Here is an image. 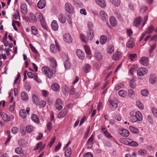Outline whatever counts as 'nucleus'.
<instances>
[{
	"instance_id": "f257e3e1",
	"label": "nucleus",
	"mask_w": 157,
	"mask_h": 157,
	"mask_svg": "<svg viewBox=\"0 0 157 157\" xmlns=\"http://www.w3.org/2000/svg\"><path fill=\"white\" fill-rule=\"evenodd\" d=\"M131 117L130 120L131 122H135L137 121H140L142 120L143 117L142 113L139 111H132L130 113Z\"/></svg>"
},
{
	"instance_id": "f03ea898",
	"label": "nucleus",
	"mask_w": 157,
	"mask_h": 157,
	"mask_svg": "<svg viewBox=\"0 0 157 157\" xmlns=\"http://www.w3.org/2000/svg\"><path fill=\"white\" fill-rule=\"evenodd\" d=\"M43 73L45 74L49 78H51L54 74L56 72V69L55 68H52L50 69L49 67L44 66L41 69Z\"/></svg>"
},
{
	"instance_id": "7ed1b4c3",
	"label": "nucleus",
	"mask_w": 157,
	"mask_h": 157,
	"mask_svg": "<svg viewBox=\"0 0 157 157\" xmlns=\"http://www.w3.org/2000/svg\"><path fill=\"white\" fill-rule=\"evenodd\" d=\"M55 44H52L50 46L51 52L53 53H56L57 51H60V48L56 40H55Z\"/></svg>"
},
{
	"instance_id": "20e7f679",
	"label": "nucleus",
	"mask_w": 157,
	"mask_h": 157,
	"mask_svg": "<svg viewBox=\"0 0 157 157\" xmlns=\"http://www.w3.org/2000/svg\"><path fill=\"white\" fill-rule=\"evenodd\" d=\"M148 72L147 69L145 67H140L137 70V74L138 77L140 78L146 74Z\"/></svg>"
},
{
	"instance_id": "39448f33",
	"label": "nucleus",
	"mask_w": 157,
	"mask_h": 157,
	"mask_svg": "<svg viewBox=\"0 0 157 157\" xmlns=\"http://www.w3.org/2000/svg\"><path fill=\"white\" fill-rule=\"evenodd\" d=\"M63 104L62 100L60 98L56 99L55 102L56 108L58 110H60L63 108Z\"/></svg>"
},
{
	"instance_id": "423d86ee",
	"label": "nucleus",
	"mask_w": 157,
	"mask_h": 157,
	"mask_svg": "<svg viewBox=\"0 0 157 157\" xmlns=\"http://www.w3.org/2000/svg\"><path fill=\"white\" fill-rule=\"evenodd\" d=\"M65 8L66 10L69 13H73L74 9L73 6L69 3H66L65 5Z\"/></svg>"
},
{
	"instance_id": "0eeeda50",
	"label": "nucleus",
	"mask_w": 157,
	"mask_h": 157,
	"mask_svg": "<svg viewBox=\"0 0 157 157\" xmlns=\"http://www.w3.org/2000/svg\"><path fill=\"white\" fill-rule=\"evenodd\" d=\"M118 131L119 133L122 136L127 137L129 135V132L126 129L121 128L119 129Z\"/></svg>"
},
{
	"instance_id": "6e6552de",
	"label": "nucleus",
	"mask_w": 157,
	"mask_h": 157,
	"mask_svg": "<svg viewBox=\"0 0 157 157\" xmlns=\"http://www.w3.org/2000/svg\"><path fill=\"white\" fill-rule=\"evenodd\" d=\"M140 63L144 66H147L148 64V59L147 57H143L139 60Z\"/></svg>"
},
{
	"instance_id": "1a4fd4ad",
	"label": "nucleus",
	"mask_w": 157,
	"mask_h": 157,
	"mask_svg": "<svg viewBox=\"0 0 157 157\" xmlns=\"http://www.w3.org/2000/svg\"><path fill=\"white\" fill-rule=\"evenodd\" d=\"M46 5V2L45 0H40L37 4V7L40 9L44 8Z\"/></svg>"
},
{
	"instance_id": "9d476101",
	"label": "nucleus",
	"mask_w": 157,
	"mask_h": 157,
	"mask_svg": "<svg viewBox=\"0 0 157 157\" xmlns=\"http://www.w3.org/2000/svg\"><path fill=\"white\" fill-rule=\"evenodd\" d=\"M156 77L155 74L151 73L149 78V81L150 83L153 84L156 81Z\"/></svg>"
},
{
	"instance_id": "9b49d317",
	"label": "nucleus",
	"mask_w": 157,
	"mask_h": 157,
	"mask_svg": "<svg viewBox=\"0 0 157 157\" xmlns=\"http://www.w3.org/2000/svg\"><path fill=\"white\" fill-rule=\"evenodd\" d=\"M121 57V53L119 51L115 52L112 56L113 59L115 61L118 60Z\"/></svg>"
},
{
	"instance_id": "f8f14e48",
	"label": "nucleus",
	"mask_w": 157,
	"mask_h": 157,
	"mask_svg": "<svg viewBox=\"0 0 157 157\" xmlns=\"http://www.w3.org/2000/svg\"><path fill=\"white\" fill-rule=\"evenodd\" d=\"M76 53L77 55L80 59H82L84 58V53L80 49H77L76 52Z\"/></svg>"
},
{
	"instance_id": "ddd939ff",
	"label": "nucleus",
	"mask_w": 157,
	"mask_h": 157,
	"mask_svg": "<svg viewBox=\"0 0 157 157\" xmlns=\"http://www.w3.org/2000/svg\"><path fill=\"white\" fill-rule=\"evenodd\" d=\"M142 20L141 18L140 17H136L134 20L133 23L134 25L136 27L140 26V25L141 22Z\"/></svg>"
},
{
	"instance_id": "4468645a",
	"label": "nucleus",
	"mask_w": 157,
	"mask_h": 157,
	"mask_svg": "<svg viewBox=\"0 0 157 157\" xmlns=\"http://www.w3.org/2000/svg\"><path fill=\"white\" fill-rule=\"evenodd\" d=\"M40 21V22L42 27L45 29H47V26L45 22V19L43 17V15L42 17H40L39 18Z\"/></svg>"
},
{
	"instance_id": "2eb2a0df",
	"label": "nucleus",
	"mask_w": 157,
	"mask_h": 157,
	"mask_svg": "<svg viewBox=\"0 0 157 157\" xmlns=\"http://www.w3.org/2000/svg\"><path fill=\"white\" fill-rule=\"evenodd\" d=\"M63 39L66 42L69 43L72 41L71 36L68 33H66L63 35Z\"/></svg>"
},
{
	"instance_id": "dca6fc26",
	"label": "nucleus",
	"mask_w": 157,
	"mask_h": 157,
	"mask_svg": "<svg viewBox=\"0 0 157 157\" xmlns=\"http://www.w3.org/2000/svg\"><path fill=\"white\" fill-rule=\"evenodd\" d=\"M126 45L127 47L128 48H133L135 45L133 39L132 38H130L127 42Z\"/></svg>"
},
{
	"instance_id": "f3484780",
	"label": "nucleus",
	"mask_w": 157,
	"mask_h": 157,
	"mask_svg": "<svg viewBox=\"0 0 157 157\" xmlns=\"http://www.w3.org/2000/svg\"><path fill=\"white\" fill-rule=\"evenodd\" d=\"M93 140V136L92 135L87 140L86 143V144L88 147V148H91L92 147V144Z\"/></svg>"
},
{
	"instance_id": "a211bd4d",
	"label": "nucleus",
	"mask_w": 157,
	"mask_h": 157,
	"mask_svg": "<svg viewBox=\"0 0 157 157\" xmlns=\"http://www.w3.org/2000/svg\"><path fill=\"white\" fill-rule=\"evenodd\" d=\"M51 87L53 90L56 92L58 91L60 88L59 85L56 83H53L51 85Z\"/></svg>"
},
{
	"instance_id": "6ab92c4d",
	"label": "nucleus",
	"mask_w": 157,
	"mask_h": 157,
	"mask_svg": "<svg viewBox=\"0 0 157 157\" xmlns=\"http://www.w3.org/2000/svg\"><path fill=\"white\" fill-rule=\"evenodd\" d=\"M100 15L101 19L103 21H105L108 19L107 13L104 11H101L100 12Z\"/></svg>"
},
{
	"instance_id": "aec40b11",
	"label": "nucleus",
	"mask_w": 157,
	"mask_h": 157,
	"mask_svg": "<svg viewBox=\"0 0 157 157\" xmlns=\"http://www.w3.org/2000/svg\"><path fill=\"white\" fill-rule=\"evenodd\" d=\"M87 36L89 39L91 40L94 36V31L93 29L89 30L87 33Z\"/></svg>"
},
{
	"instance_id": "412c9836",
	"label": "nucleus",
	"mask_w": 157,
	"mask_h": 157,
	"mask_svg": "<svg viewBox=\"0 0 157 157\" xmlns=\"http://www.w3.org/2000/svg\"><path fill=\"white\" fill-rule=\"evenodd\" d=\"M67 109L64 108L59 113L57 117L58 118H60L64 117L67 113Z\"/></svg>"
},
{
	"instance_id": "4be33fe9",
	"label": "nucleus",
	"mask_w": 157,
	"mask_h": 157,
	"mask_svg": "<svg viewBox=\"0 0 157 157\" xmlns=\"http://www.w3.org/2000/svg\"><path fill=\"white\" fill-rule=\"evenodd\" d=\"M51 26L52 29L53 30L55 31H56L58 30V25L56 20H53L52 24Z\"/></svg>"
},
{
	"instance_id": "5701e85b",
	"label": "nucleus",
	"mask_w": 157,
	"mask_h": 157,
	"mask_svg": "<svg viewBox=\"0 0 157 157\" xmlns=\"http://www.w3.org/2000/svg\"><path fill=\"white\" fill-rule=\"evenodd\" d=\"M59 20L62 23H64L66 22V17L62 13L60 14L58 17Z\"/></svg>"
},
{
	"instance_id": "b1692460",
	"label": "nucleus",
	"mask_w": 157,
	"mask_h": 157,
	"mask_svg": "<svg viewBox=\"0 0 157 157\" xmlns=\"http://www.w3.org/2000/svg\"><path fill=\"white\" fill-rule=\"evenodd\" d=\"M48 60L50 61L51 65L52 67V68H55L57 66V62L52 57H50L48 58Z\"/></svg>"
},
{
	"instance_id": "393cba45",
	"label": "nucleus",
	"mask_w": 157,
	"mask_h": 157,
	"mask_svg": "<svg viewBox=\"0 0 157 157\" xmlns=\"http://www.w3.org/2000/svg\"><path fill=\"white\" fill-rule=\"evenodd\" d=\"M32 101L34 104L36 105H38L39 102V99L37 96L35 94L32 96Z\"/></svg>"
},
{
	"instance_id": "a878e982",
	"label": "nucleus",
	"mask_w": 157,
	"mask_h": 157,
	"mask_svg": "<svg viewBox=\"0 0 157 157\" xmlns=\"http://www.w3.org/2000/svg\"><path fill=\"white\" fill-rule=\"evenodd\" d=\"M27 75L29 78H34L36 82H39L38 80V77L35 74H33L31 72H29L27 73Z\"/></svg>"
},
{
	"instance_id": "bb28decb",
	"label": "nucleus",
	"mask_w": 157,
	"mask_h": 157,
	"mask_svg": "<svg viewBox=\"0 0 157 157\" xmlns=\"http://www.w3.org/2000/svg\"><path fill=\"white\" fill-rule=\"evenodd\" d=\"M96 3L100 7L104 8L105 7L106 4L104 0H95Z\"/></svg>"
},
{
	"instance_id": "cd10ccee",
	"label": "nucleus",
	"mask_w": 157,
	"mask_h": 157,
	"mask_svg": "<svg viewBox=\"0 0 157 157\" xmlns=\"http://www.w3.org/2000/svg\"><path fill=\"white\" fill-rule=\"evenodd\" d=\"M80 38L82 41L85 43H87L89 40V39L88 37H86L84 34H81L79 36Z\"/></svg>"
},
{
	"instance_id": "c85d7f7f",
	"label": "nucleus",
	"mask_w": 157,
	"mask_h": 157,
	"mask_svg": "<svg viewBox=\"0 0 157 157\" xmlns=\"http://www.w3.org/2000/svg\"><path fill=\"white\" fill-rule=\"evenodd\" d=\"M110 23L112 26L115 27L117 24V21L115 17H111L109 19Z\"/></svg>"
},
{
	"instance_id": "c756f323",
	"label": "nucleus",
	"mask_w": 157,
	"mask_h": 157,
	"mask_svg": "<svg viewBox=\"0 0 157 157\" xmlns=\"http://www.w3.org/2000/svg\"><path fill=\"white\" fill-rule=\"evenodd\" d=\"M1 116L2 118L5 121H8L10 120L7 114L4 112L1 113Z\"/></svg>"
},
{
	"instance_id": "7c9ffc66",
	"label": "nucleus",
	"mask_w": 157,
	"mask_h": 157,
	"mask_svg": "<svg viewBox=\"0 0 157 157\" xmlns=\"http://www.w3.org/2000/svg\"><path fill=\"white\" fill-rule=\"evenodd\" d=\"M114 49V45L111 44L108 46L107 48V52L109 54H112L113 52Z\"/></svg>"
},
{
	"instance_id": "2f4dec72",
	"label": "nucleus",
	"mask_w": 157,
	"mask_h": 157,
	"mask_svg": "<svg viewBox=\"0 0 157 157\" xmlns=\"http://www.w3.org/2000/svg\"><path fill=\"white\" fill-rule=\"evenodd\" d=\"M21 11L24 14H26L27 12V7L26 4H23L21 5Z\"/></svg>"
},
{
	"instance_id": "473e14b6",
	"label": "nucleus",
	"mask_w": 157,
	"mask_h": 157,
	"mask_svg": "<svg viewBox=\"0 0 157 157\" xmlns=\"http://www.w3.org/2000/svg\"><path fill=\"white\" fill-rule=\"evenodd\" d=\"M71 153V150L70 147H67L65 151V155L66 157H70Z\"/></svg>"
},
{
	"instance_id": "72a5a7b5",
	"label": "nucleus",
	"mask_w": 157,
	"mask_h": 157,
	"mask_svg": "<svg viewBox=\"0 0 157 157\" xmlns=\"http://www.w3.org/2000/svg\"><path fill=\"white\" fill-rule=\"evenodd\" d=\"M107 40V37L105 35H102L100 37V43L101 45L105 43Z\"/></svg>"
},
{
	"instance_id": "f704fd0d",
	"label": "nucleus",
	"mask_w": 157,
	"mask_h": 157,
	"mask_svg": "<svg viewBox=\"0 0 157 157\" xmlns=\"http://www.w3.org/2000/svg\"><path fill=\"white\" fill-rule=\"evenodd\" d=\"M21 98L22 100L25 101L28 99V96L25 92L24 91L21 92Z\"/></svg>"
},
{
	"instance_id": "c9c22d12",
	"label": "nucleus",
	"mask_w": 157,
	"mask_h": 157,
	"mask_svg": "<svg viewBox=\"0 0 157 157\" xmlns=\"http://www.w3.org/2000/svg\"><path fill=\"white\" fill-rule=\"evenodd\" d=\"M31 118L35 123H38L39 121V118L35 114H33L31 115Z\"/></svg>"
},
{
	"instance_id": "e433bc0d",
	"label": "nucleus",
	"mask_w": 157,
	"mask_h": 157,
	"mask_svg": "<svg viewBox=\"0 0 157 157\" xmlns=\"http://www.w3.org/2000/svg\"><path fill=\"white\" fill-rule=\"evenodd\" d=\"M91 69V67L90 65L88 64H86L84 66V70L86 73H87L90 71Z\"/></svg>"
},
{
	"instance_id": "4c0bfd02",
	"label": "nucleus",
	"mask_w": 157,
	"mask_h": 157,
	"mask_svg": "<svg viewBox=\"0 0 157 157\" xmlns=\"http://www.w3.org/2000/svg\"><path fill=\"white\" fill-rule=\"evenodd\" d=\"M119 95L122 97H125L126 96L127 92L126 91L123 90H121L118 92Z\"/></svg>"
},
{
	"instance_id": "58836bf2",
	"label": "nucleus",
	"mask_w": 157,
	"mask_h": 157,
	"mask_svg": "<svg viewBox=\"0 0 157 157\" xmlns=\"http://www.w3.org/2000/svg\"><path fill=\"white\" fill-rule=\"evenodd\" d=\"M137 67L136 65H134L132 66L129 71V72L131 73L132 75H133L134 72H135L137 69Z\"/></svg>"
},
{
	"instance_id": "ea45409f",
	"label": "nucleus",
	"mask_w": 157,
	"mask_h": 157,
	"mask_svg": "<svg viewBox=\"0 0 157 157\" xmlns=\"http://www.w3.org/2000/svg\"><path fill=\"white\" fill-rule=\"evenodd\" d=\"M111 2L116 6H119L121 3L120 0H110Z\"/></svg>"
},
{
	"instance_id": "a19ab883",
	"label": "nucleus",
	"mask_w": 157,
	"mask_h": 157,
	"mask_svg": "<svg viewBox=\"0 0 157 157\" xmlns=\"http://www.w3.org/2000/svg\"><path fill=\"white\" fill-rule=\"evenodd\" d=\"M34 129V127L31 125H28L26 127V130L28 133H30L32 132Z\"/></svg>"
},
{
	"instance_id": "79ce46f5",
	"label": "nucleus",
	"mask_w": 157,
	"mask_h": 157,
	"mask_svg": "<svg viewBox=\"0 0 157 157\" xmlns=\"http://www.w3.org/2000/svg\"><path fill=\"white\" fill-rule=\"evenodd\" d=\"M136 105L138 108L141 109H143L144 108V106L143 103L140 101H138L136 102Z\"/></svg>"
},
{
	"instance_id": "37998d69",
	"label": "nucleus",
	"mask_w": 157,
	"mask_h": 157,
	"mask_svg": "<svg viewBox=\"0 0 157 157\" xmlns=\"http://www.w3.org/2000/svg\"><path fill=\"white\" fill-rule=\"evenodd\" d=\"M19 115L22 118H25L26 116L25 110L24 109L21 110L19 112Z\"/></svg>"
},
{
	"instance_id": "c03bdc74",
	"label": "nucleus",
	"mask_w": 157,
	"mask_h": 157,
	"mask_svg": "<svg viewBox=\"0 0 157 157\" xmlns=\"http://www.w3.org/2000/svg\"><path fill=\"white\" fill-rule=\"evenodd\" d=\"M128 145L133 147H137L138 145V144L134 141H132L129 142L128 141Z\"/></svg>"
},
{
	"instance_id": "a18cd8bd",
	"label": "nucleus",
	"mask_w": 157,
	"mask_h": 157,
	"mask_svg": "<svg viewBox=\"0 0 157 157\" xmlns=\"http://www.w3.org/2000/svg\"><path fill=\"white\" fill-rule=\"evenodd\" d=\"M156 47V44H154L152 45L151 46V48L149 50V53L150 56H153V53L152 52L153 50L155 49Z\"/></svg>"
},
{
	"instance_id": "49530a36",
	"label": "nucleus",
	"mask_w": 157,
	"mask_h": 157,
	"mask_svg": "<svg viewBox=\"0 0 157 157\" xmlns=\"http://www.w3.org/2000/svg\"><path fill=\"white\" fill-rule=\"evenodd\" d=\"M31 31L33 34L36 35L38 34V30L35 26H32L31 27Z\"/></svg>"
},
{
	"instance_id": "de8ad7c7",
	"label": "nucleus",
	"mask_w": 157,
	"mask_h": 157,
	"mask_svg": "<svg viewBox=\"0 0 157 157\" xmlns=\"http://www.w3.org/2000/svg\"><path fill=\"white\" fill-rule=\"evenodd\" d=\"M94 56L98 60H100L102 58V56L101 54L98 52H96Z\"/></svg>"
},
{
	"instance_id": "09e8293b",
	"label": "nucleus",
	"mask_w": 157,
	"mask_h": 157,
	"mask_svg": "<svg viewBox=\"0 0 157 157\" xmlns=\"http://www.w3.org/2000/svg\"><path fill=\"white\" fill-rule=\"evenodd\" d=\"M84 47L86 53L88 55H90L91 54V51L89 47L87 45H85Z\"/></svg>"
},
{
	"instance_id": "8fccbe9b",
	"label": "nucleus",
	"mask_w": 157,
	"mask_h": 157,
	"mask_svg": "<svg viewBox=\"0 0 157 157\" xmlns=\"http://www.w3.org/2000/svg\"><path fill=\"white\" fill-rule=\"evenodd\" d=\"M64 66L66 70H68L70 68V64L68 60H65L64 62Z\"/></svg>"
},
{
	"instance_id": "3c124183",
	"label": "nucleus",
	"mask_w": 157,
	"mask_h": 157,
	"mask_svg": "<svg viewBox=\"0 0 157 157\" xmlns=\"http://www.w3.org/2000/svg\"><path fill=\"white\" fill-rule=\"evenodd\" d=\"M124 87V85L122 83H120L117 84L115 87V89L116 90H118L120 89L123 88Z\"/></svg>"
},
{
	"instance_id": "603ef678",
	"label": "nucleus",
	"mask_w": 157,
	"mask_h": 157,
	"mask_svg": "<svg viewBox=\"0 0 157 157\" xmlns=\"http://www.w3.org/2000/svg\"><path fill=\"white\" fill-rule=\"evenodd\" d=\"M129 128L130 130L133 133H138V129L135 128H134L132 126H130Z\"/></svg>"
},
{
	"instance_id": "864d4df0",
	"label": "nucleus",
	"mask_w": 157,
	"mask_h": 157,
	"mask_svg": "<svg viewBox=\"0 0 157 157\" xmlns=\"http://www.w3.org/2000/svg\"><path fill=\"white\" fill-rule=\"evenodd\" d=\"M129 85L132 88L134 89L135 87L136 82L134 79H132L129 82Z\"/></svg>"
},
{
	"instance_id": "5fc2aeb1",
	"label": "nucleus",
	"mask_w": 157,
	"mask_h": 157,
	"mask_svg": "<svg viewBox=\"0 0 157 157\" xmlns=\"http://www.w3.org/2000/svg\"><path fill=\"white\" fill-rule=\"evenodd\" d=\"M46 102L44 100H42L40 102H39L38 105H39L40 108H44L46 105Z\"/></svg>"
},
{
	"instance_id": "6e6d98bb",
	"label": "nucleus",
	"mask_w": 157,
	"mask_h": 157,
	"mask_svg": "<svg viewBox=\"0 0 157 157\" xmlns=\"http://www.w3.org/2000/svg\"><path fill=\"white\" fill-rule=\"evenodd\" d=\"M141 94L144 96H147L148 95V91L146 89H144L141 91Z\"/></svg>"
},
{
	"instance_id": "4d7b16f0",
	"label": "nucleus",
	"mask_w": 157,
	"mask_h": 157,
	"mask_svg": "<svg viewBox=\"0 0 157 157\" xmlns=\"http://www.w3.org/2000/svg\"><path fill=\"white\" fill-rule=\"evenodd\" d=\"M128 94L130 98H133L134 97V94L132 89H130L128 90Z\"/></svg>"
},
{
	"instance_id": "13d9d810",
	"label": "nucleus",
	"mask_w": 157,
	"mask_h": 157,
	"mask_svg": "<svg viewBox=\"0 0 157 157\" xmlns=\"http://www.w3.org/2000/svg\"><path fill=\"white\" fill-rule=\"evenodd\" d=\"M15 152L18 154H21L22 153V151L21 147H17L15 149Z\"/></svg>"
},
{
	"instance_id": "bf43d9fd",
	"label": "nucleus",
	"mask_w": 157,
	"mask_h": 157,
	"mask_svg": "<svg viewBox=\"0 0 157 157\" xmlns=\"http://www.w3.org/2000/svg\"><path fill=\"white\" fill-rule=\"evenodd\" d=\"M62 90L63 92L64 93H68V86L66 85L63 86L62 88Z\"/></svg>"
},
{
	"instance_id": "052dcab7",
	"label": "nucleus",
	"mask_w": 157,
	"mask_h": 157,
	"mask_svg": "<svg viewBox=\"0 0 157 157\" xmlns=\"http://www.w3.org/2000/svg\"><path fill=\"white\" fill-rule=\"evenodd\" d=\"M154 28L152 25H151L148 28L147 31L146 33L148 34H150L152 33L153 31Z\"/></svg>"
},
{
	"instance_id": "680f3d73",
	"label": "nucleus",
	"mask_w": 157,
	"mask_h": 157,
	"mask_svg": "<svg viewBox=\"0 0 157 157\" xmlns=\"http://www.w3.org/2000/svg\"><path fill=\"white\" fill-rule=\"evenodd\" d=\"M139 154L142 155H145L147 154V151L144 150H140L138 151Z\"/></svg>"
},
{
	"instance_id": "e2e57ef3",
	"label": "nucleus",
	"mask_w": 157,
	"mask_h": 157,
	"mask_svg": "<svg viewBox=\"0 0 157 157\" xmlns=\"http://www.w3.org/2000/svg\"><path fill=\"white\" fill-rule=\"evenodd\" d=\"M87 26L89 29V30H90V29H92L94 27L93 23L90 21H89L88 22Z\"/></svg>"
},
{
	"instance_id": "0e129e2a",
	"label": "nucleus",
	"mask_w": 157,
	"mask_h": 157,
	"mask_svg": "<svg viewBox=\"0 0 157 157\" xmlns=\"http://www.w3.org/2000/svg\"><path fill=\"white\" fill-rule=\"evenodd\" d=\"M110 104L112 105V107L114 108H116L118 106L117 103L114 102L110 100L109 101Z\"/></svg>"
},
{
	"instance_id": "69168bd1",
	"label": "nucleus",
	"mask_w": 157,
	"mask_h": 157,
	"mask_svg": "<svg viewBox=\"0 0 157 157\" xmlns=\"http://www.w3.org/2000/svg\"><path fill=\"white\" fill-rule=\"evenodd\" d=\"M114 14L117 18H119L121 17L120 13L118 10H116L114 11Z\"/></svg>"
},
{
	"instance_id": "338daca9",
	"label": "nucleus",
	"mask_w": 157,
	"mask_h": 157,
	"mask_svg": "<svg viewBox=\"0 0 157 157\" xmlns=\"http://www.w3.org/2000/svg\"><path fill=\"white\" fill-rule=\"evenodd\" d=\"M151 110L154 115L157 117V109L154 107L151 108Z\"/></svg>"
},
{
	"instance_id": "774afa93",
	"label": "nucleus",
	"mask_w": 157,
	"mask_h": 157,
	"mask_svg": "<svg viewBox=\"0 0 157 157\" xmlns=\"http://www.w3.org/2000/svg\"><path fill=\"white\" fill-rule=\"evenodd\" d=\"M84 157H93L92 153L90 152H87L83 155Z\"/></svg>"
}]
</instances>
